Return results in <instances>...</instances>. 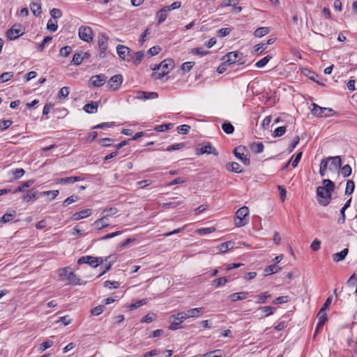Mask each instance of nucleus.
<instances>
[{"label":"nucleus","instance_id":"09e8293b","mask_svg":"<svg viewBox=\"0 0 357 357\" xmlns=\"http://www.w3.org/2000/svg\"><path fill=\"white\" fill-rule=\"evenodd\" d=\"M82 53L81 52H77L75 53L73 56L71 62L76 66H79L82 63L83 61V59H82Z\"/></svg>","mask_w":357,"mask_h":357},{"label":"nucleus","instance_id":"49530a36","mask_svg":"<svg viewBox=\"0 0 357 357\" xmlns=\"http://www.w3.org/2000/svg\"><path fill=\"white\" fill-rule=\"evenodd\" d=\"M114 141L112 138L105 137L99 139L98 143L104 147H109L113 144Z\"/></svg>","mask_w":357,"mask_h":357},{"label":"nucleus","instance_id":"b1692460","mask_svg":"<svg viewBox=\"0 0 357 357\" xmlns=\"http://www.w3.org/2000/svg\"><path fill=\"white\" fill-rule=\"evenodd\" d=\"M96 229L100 230L109 226L107 218L105 216L101 215V218L96 220L93 223Z\"/></svg>","mask_w":357,"mask_h":357},{"label":"nucleus","instance_id":"052dcab7","mask_svg":"<svg viewBox=\"0 0 357 357\" xmlns=\"http://www.w3.org/2000/svg\"><path fill=\"white\" fill-rule=\"evenodd\" d=\"M195 63L191 61L185 62L181 65V70L186 73L189 72L194 66Z\"/></svg>","mask_w":357,"mask_h":357},{"label":"nucleus","instance_id":"5701e85b","mask_svg":"<svg viewBox=\"0 0 357 357\" xmlns=\"http://www.w3.org/2000/svg\"><path fill=\"white\" fill-rule=\"evenodd\" d=\"M204 312L203 307H197V308H192L190 309L187 312H185V314L187 315V318H197L201 316V314Z\"/></svg>","mask_w":357,"mask_h":357},{"label":"nucleus","instance_id":"864d4df0","mask_svg":"<svg viewBox=\"0 0 357 357\" xmlns=\"http://www.w3.org/2000/svg\"><path fill=\"white\" fill-rule=\"evenodd\" d=\"M266 48V44H264V43L257 44L254 47L255 52L257 54H261Z\"/></svg>","mask_w":357,"mask_h":357},{"label":"nucleus","instance_id":"774afa93","mask_svg":"<svg viewBox=\"0 0 357 357\" xmlns=\"http://www.w3.org/2000/svg\"><path fill=\"white\" fill-rule=\"evenodd\" d=\"M202 357H222V353L220 350H215L207 354H205Z\"/></svg>","mask_w":357,"mask_h":357},{"label":"nucleus","instance_id":"2f4dec72","mask_svg":"<svg viewBox=\"0 0 357 357\" xmlns=\"http://www.w3.org/2000/svg\"><path fill=\"white\" fill-rule=\"evenodd\" d=\"M250 148L254 153L258 154L263 152L264 146L261 142H253L250 145Z\"/></svg>","mask_w":357,"mask_h":357},{"label":"nucleus","instance_id":"13d9d810","mask_svg":"<svg viewBox=\"0 0 357 357\" xmlns=\"http://www.w3.org/2000/svg\"><path fill=\"white\" fill-rule=\"evenodd\" d=\"M184 146H185L184 143H179V144L170 145V146H167L164 150L167 151H172L181 149L183 148Z\"/></svg>","mask_w":357,"mask_h":357},{"label":"nucleus","instance_id":"dca6fc26","mask_svg":"<svg viewBox=\"0 0 357 357\" xmlns=\"http://www.w3.org/2000/svg\"><path fill=\"white\" fill-rule=\"evenodd\" d=\"M159 66H161L162 72L167 71L168 74L174 68V62L173 59H165L159 63Z\"/></svg>","mask_w":357,"mask_h":357},{"label":"nucleus","instance_id":"6e6d98bb","mask_svg":"<svg viewBox=\"0 0 357 357\" xmlns=\"http://www.w3.org/2000/svg\"><path fill=\"white\" fill-rule=\"evenodd\" d=\"M328 167V162L327 160H321L320 163V169H319V174L321 176H324L326 169Z\"/></svg>","mask_w":357,"mask_h":357},{"label":"nucleus","instance_id":"cd10ccee","mask_svg":"<svg viewBox=\"0 0 357 357\" xmlns=\"http://www.w3.org/2000/svg\"><path fill=\"white\" fill-rule=\"evenodd\" d=\"M182 204H183V202L177 200V198L176 197V198H172V201H171L169 202L163 203L162 204V207L165 209L170 208H174L178 206H180Z\"/></svg>","mask_w":357,"mask_h":357},{"label":"nucleus","instance_id":"393cba45","mask_svg":"<svg viewBox=\"0 0 357 357\" xmlns=\"http://www.w3.org/2000/svg\"><path fill=\"white\" fill-rule=\"evenodd\" d=\"M248 294L249 293L247 291H241L231 294V295H229V297L232 302H236L238 301L245 299Z\"/></svg>","mask_w":357,"mask_h":357},{"label":"nucleus","instance_id":"69168bd1","mask_svg":"<svg viewBox=\"0 0 357 357\" xmlns=\"http://www.w3.org/2000/svg\"><path fill=\"white\" fill-rule=\"evenodd\" d=\"M50 15L52 16V18L56 20L61 17L62 13L59 8H53L50 10Z\"/></svg>","mask_w":357,"mask_h":357},{"label":"nucleus","instance_id":"c9c22d12","mask_svg":"<svg viewBox=\"0 0 357 357\" xmlns=\"http://www.w3.org/2000/svg\"><path fill=\"white\" fill-rule=\"evenodd\" d=\"M222 129L226 134H232L234 131V126L228 122L225 121L222 124Z\"/></svg>","mask_w":357,"mask_h":357},{"label":"nucleus","instance_id":"7c9ffc66","mask_svg":"<svg viewBox=\"0 0 357 357\" xmlns=\"http://www.w3.org/2000/svg\"><path fill=\"white\" fill-rule=\"evenodd\" d=\"M144 57V53L143 51H138L135 54L132 53L131 61L132 63L137 66L139 65Z\"/></svg>","mask_w":357,"mask_h":357},{"label":"nucleus","instance_id":"72a5a7b5","mask_svg":"<svg viewBox=\"0 0 357 357\" xmlns=\"http://www.w3.org/2000/svg\"><path fill=\"white\" fill-rule=\"evenodd\" d=\"M16 215V212L13 211L12 213H6L0 219V224H6L13 220Z\"/></svg>","mask_w":357,"mask_h":357},{"label":"nucleus","instance_id":"a878e982","mask_svg":"<svg viewBox=\"0 0 357 357\" xmlns=\"http://www.w3.org/2000/svg\"><path fill=\"white\" fill-rule=\"evenodd\" d=\"M234 242L229 241L222 243L220 245H219L218 246V249L221 253H225L227 251L232 249L234 248Z\"/></svg>","mask_w":357,"mask_h":357},{"label":"nucleus","instance_id":"4c0bfd02","mask_svg":"<svg viewBox=\"0 0 357 357\" xmlns=\"http://www.w3.org/2000/svg\"><path fill=\"white\" fill-rule=\"evenodd\" d=\"M12 175L13 176V179L17 180L20 178H22L24 174L25 171L22 168H17L15 169H13L11 172Z\"/></svg>","mask_w":357,"mask_h":357},{"label":"nucleus","instance_id":"680f3d73","mask_svg":"<svg viewBox=\"0 0 357 357\" xmlns=\"http://www.w3.org/2000/svg\"><path fill=\"white\" fill-rule=\"evenodd\" d=\"M146 303V301L145 299L139 300V301H136L135 303L130 305H129V309L130 310H132L138 308V307L142 306L143 305H144Z\"/></svg>","mask_w":357,"mask_h":357},{"label":"nucleus","instance_id":"f257e3e1","mask_svg":"<svg viewBox=\"0 0 357 357\" xmlns=\"http://www.w3.org/2000/svg\"><path fill=\"white\" fill-rule=\"evenodd\" d=\"M323 186L317 188V201L323 206H328L332 200V192L335 190V183L330 179L322 181Z\"/></svg>","mask_w":357,"mask_h":357},{"label":"nucleus","instance_id":"1a4fd4ad","mask_svg":"<svg viewBox=\"0 0 357 357\" xmlns=\"http://www.w3.org/2000/svg\"><path fill=\"white\" fill-rule=\"evenodd\" d=\"M78 33L80 39L85 42L89 43L93 40V31L89 26H81Z\"/></svg>","mask_w":357,"mask_h":357},{"label":"nucleus","instance_id":"ddd939ff","mask_svg":"<svg viewBox=\"0 0 357 357\" xmlns=\"http://www.w3.org/2000/svg\"><path fill=\"white\" fill-rule=\"evenodd\" d=\"M324 160H327L328 163L329 160H331V163L329 167V170L331 171H337L340 168L342 165V160L340 156H330L328 158H324Z\"/></svg>","mask_w":357,"mask_h":357},{"label":"nucleus","instance_id":"de8ad7c7","mask_svg":"<svg viewBox=\"0 0 357 357\" xmlns=\"http://www.w3.org/2000/svg\"><path fill=\"white\" fill-rule=\"evenodd\" d=\"M13 72H6L0 75V83H4L10 80L13 77Z\"/></svg>","mask_w":357,"mask_h":357},{"label":"nucleus","instance_id":"8fccbe9b","mask_svg":"<svg viewBox=\"0 0 357 357\" xmlns=\"http://www.w3.org/2000/svg\"><path fill=\"white\" fill-rule=\"evenodd\" d=\"M114 122H105L98 124L92 127V129H105L114 126Z\"/></svg>","mask_w":357,"mask_h":357},{"label":"nucleus","instance_id":"aec40b11","mask_svg":"<svg viewBox=\"0 0 357 357\" xmlns=\"http://www.w3.org/2000/svg\"><path fill=\"white\" fill-rule=\"evenodd\" d=\"M158 97L156 92L137 91V98L142 100L155 99Z\"/></svg>","mask_w":357,"mask_h":357},{"label":"nucleus","instance_id":"3c124183","mask_svg":"<svg viewBox=\"0 0 357 357\" xmlns=\"http://www.w3.org/2000/svg\"><path fill=\"white\" fill-rule=\"evenodd\" d=\"M105 305H100L98 306L94 307L91 310V313L92 315L98 316L100 315L105 310Z\"/></svg>","mask_w":357,"mask_h":357},{"label":"nucleus","instance_id":"6ab92c4d","mask_svg":"<svg viewBox=\"0 0 357 357\" xmlns=\"http://www.w3.org/2000/svg\"><path fill=\"white\" fill-rule=\"evenodd\" d=\"M91 209H90V208L84 209L79 212L75 213L72 216V219L73 220H79L82 218L89 217V215H91Z\"/></svg>","mask_w":357,"mask_h":357},{"label":"nucleus","instance_id":"5fc2aeb1","mask_svg":"<svg viewBox=\"0 0 357 357\" xmlns=\"http://www.w3.org/2000/svg\"><path fill=\"white\" fill-rule=\"evenodd\" d=\"M191 52L194 54L199 55L201 56L208 54V51H206L203 47H201L192 49Z\"/></svg>","mask_w":357,"mask_h":357},{"label":"nucleus","instance_id":"37998d69","mask_svg":"<svg viewBox=\"0 0 357 357\" xmlns=\"http://www.w3.org/2000/svg\"><path fill=\"white\" fill-rule=\"evenodd\" d=\"M355 188L354 182L352 180H348L345 188V195H351L354 192Z\"/></svg>","mask_w":357,"mask_h":357},{"label":"nucleus","instance_id":"a19ab883","mask_svg":"<svg viewBox=\"0 0 357 357\" xmlns=\"http://www.w3.org/2000/svg\"><path fill=\"white\" fill-rule=\"evenodd\" d=\"M58 28L57 21L56 20H49L47 24V29L51 32H54Z\"/></svg>","mask_w":357,"mask_h":357},{"label":"nucleus","instance_id":"e2e57ef3","mask_svg":"<svg viewBox=\"0 0 357 357\" xmlns=\"http://www.w3.org/2000/svg\"><path fill=\"white\" fill-rule=\"evenodd\" d=\"M52 40V36H45L43 38L42 43L38 45V50L40 52H42L44 50L45 44L49 43V42H50Z\"/></svg>","mask_w":357,"mask_h":357},{"label":"nucleus","instance_id":"4be33fe9","mask_svg":"<svg viewBox=\"0 0 357 357\" xmlns=\"http://www.w3.org/2000/svg\"><path fill=\"white\" fill-rule=\"evenodd\" d=\"M226 169H227V170H228L229 172H235V173H238V174L243 172V169L241 167V165L238 162H228L226 165Z\"/></svg>","mask_w":357,"mask_h":357},{"label":"nucleus","instance_id":"338daca9","mask_svg":"<svg viewBox=\"0 0 357 357\" xmlns=\"http://www.w3.org/2000/svg\"><path fill=\"white\" fill-rule=\"evenodd\" d=\"M13 124V121L11 120H3L0 121V129L1 130H5L8 129Z\"/></svg>","mask_w":357,"mask_h":357},{"label":"nucleus","instance_id":"0eeeda50","mask_svg":"<svg viewBox=\"0 0 357 357\" xmlns=\"http://www.w3.org/2000/svg\"><path fill=\"white\" fill-rule=\"evenodd\" d=\"M116 52L122 60L131 61L132 52L129 47L123 45H118L116 46Z\"/></svg>","mask_w":357,"mask_h":357},{"label":"nucleus","instance_id":"473e14b6","mask_svg":"<svg viewBox=\"0 0 357 357\" xmlns=\"http://www.w3.org/2000/svg\"><path fill=\"white\" fill-rule=\"evenodd\" d=\"M257 300L256 303L258 304H264L266 303V300L271 297V294L268 291L261 293L255 296Z\"/></svg>","mask_w":357,"mask_h":357},{"label":"nucleus","instance_id":"7ed1b4c3","mask_svg":"<svg viewBox=\"0 0 357 357\" xmlns=\"http://www.w3.org/2000/svg\"><path fill=\"white\" fill-rule=\"evenodd\" d=\"M312 108L311 109V113L313 116L318 117V118H322V117H329L332 116L333 114H336V112H335L333 109L329 107H323L319 105H318L316 103L312 104Z\"/></svg>","mask_w":357,"mask_h":357},{"label":"nucleus","instance_id":"412c9836","mask_svg":"<svg viewBox=\"0 0 357 357\" xmlns=\"http://www.w3.org/2000/svg\"><path fill=\"white\" fill-rule=\"evenodd\" d=\"M167 8L163 7L162 9L156 13V18L158 19V24H162L167 19L168 16Z\"/></svg>","mask_w":357,"mask_h":357},{"label":"nucleus","instance_id":"c756f323","mask_svg":"<svg viewBox=\"0 0 357 357\" xmlns=\"http://www.w3.org/2000/svg\"><path fill=\"white\" fill-rule=\"evenodd\" d=\"M98 105L97 102H91L90 103H87L84 106L83 109L85 112L88 114H93L96 113L98 111Z\"/></svg>","mask_w":357,"mask_h":357},{"label":"nucleus","instance_id":"4468645a","mask_svg":"<svg viewBox=\"0 0 357 357\" xmlns=\"http://www.w3.org/2000/svg\"><path fill=\"white\" fill-rule=\"evenodd\" d=\"M245 149V146H239L238 147H236L234 150V155L241 160V162L246 166L249 165L250 163V160L248 158H247L246 155H244L243 153H240L238 151L244 150Z\"/></svg>","mask_w":357,"mask_h":357},{"label":"nucleus","instance_id":"bf43d9fd","mask_svg":"<svg viewBox=\"0 0 357 357\" xmlns=\"http://www.w3.org/2000/svg\"><path fill=\"white\" fill-rule=\"evenodd\" d=\"M351 167L349 165H345L342 167L341 172L344 177H348L351 174Z\"/></svg>","mask_w":357,"mask_h":357},{"label":"nucleus","instance_id":"f8f14e48","mask_svg":"<svg viewBox=\"0 0 357 357\" xmlns=\"http://www.w3.org/2000/svg\"><path fill=\"white\" fill-rule=\"evenodd\" d=\"M107 79V77L105 74H99L92 76L90 78V82L93 86L100 87L105 84Z\"/></svg>","mask_w":357,"mask_h":357},{"label":"nucleus","instance_id":"f03ea898","mask_svg":"<svg viewBox=\"0 0 357 357\" xmlns=\"http://www.w3.org/2000/svg\"><path fill=\"white\" fill-rule=\"evenodd\" d=\"M59 275L68 280L69 284L73 286L81 284L80 279L73 271H70V268L68 266L61 268L59 270Z\"/></svg>","mask_w":357,"mask_h":357},{"label":"nucleus","instance_id":"20e7f679","mask_svg":"<svg viewBox=\"0 0 357 357\" xmlns=\"http://www.w3.org/2000/svg\"><path fill=\"white\" fill-rule=\"evenodd\" d=\"M249 215V208L247 206H242L236 212V225L237 227H243L248 222L247 217Z\"/></svg>","mask_w":357,"mask_h":357},{"label":"nucleus","instance_id":"ea45409f","mask_svg":"<svg viewBox=\"0 0 357 357\" xmlns=\"http://www.w3.org/2000/svg\"><path fill=\"white\" fill-rule=\"evenodd\" d=\"M229 281V278L227 277H221L215 279L213 281V284L215 285L216 287L225 285Z\"/></svg>","mask_w":357,"mask_h":357},{"label":"nucleus","instance_id":"6e6552de","mask_svg":"<svg viewBox=\"0 0 357 357\" xmlns=\"http://www.w3.org/2000/svg\"><path fill=\"white\" fill-rule=\"evenodd\" d=\"M195 153L197 155H200L204 153L213 154L214 155H218V152L216 149L213 147L209 142H206L201 147L197 148Z\"/></svg>","mask_w":357,"mask_h":357},{"label":"nucleus","instance_id":"2eb2a0df","mask_svg":"<svg viewBox=\"0 0 357 357\" xmlns=\"http://www.w3.org/2000/svg\"><path fill=\"white\" fill-rule=\"evenodd\" d=\"M238 53L237 52H230L225 55L222 61H225L229 66L238 61Z\"/></svg>","mask_w":357,"mask_h":357},{"label":"nucleus","instance_id":"423d86ee","mask_svg":"<svg viewBox=\"0 0 357 357\" xmlns=\"http://www.w3.org/2000/svg\"><path fill=\"white\" fill-rule=\"evenodd\" d=\"M123 83V76L121 74H117L112 76L107 82V87L109 90L116 91H117Z\"/></svg>","mask_w":357,"mask_h":357},{"label":"nucleus","instance_id":"e433bc0d","mask_svg":"<svg viewBox=\"0 0 357 357\" xmlns=\"http://www.w3.org/2000/svg\"><path fill=\"white\" fill-rule=\"evenodd\" d=\"M259 311H261L264 314V317H268L269 315H271L274 313L275 308L271 306H264V307H260L258 309Z\"/></svg>","mask_w":357,"mask_h":357},{"label":"nucleus","instance_id":"58836bf2","mask_svg":"<svg viewBox=\"0 0 357 357\" xmlns=\"http://www.w3.org/2000/svg\"><path fill=\"white\" fill-rule=\"evenodd\" d=\"M280 270V268H279L275 264H272L270 266H268L265 269L264 272L266 273V275H271L273 273H276L278 272V271Z\"/></svg>","mask_w":357,"mask_h":357},{"label":"nucleus","instance_id":"79ce46f5","mask_svg":"<svg viewBox=\"0 0 357 357\" xmlns=\"http://www.w3.org/2000/svg\"><path fill=\"white\" fill-rule=\"evenodd\" d=\"M271 59H272V56L271 55H267V56H264L263 59H261V60H259V61H257L255 63V66L257 68H263V67H264L268 63V62Z\"/></svg>","mask_w":357,"mask_h":357},{"label":"nucleus","instance_id":"f3484780","mask_svg":"<svg viewBox=\"0 0 357 357\" xmlns=\"http://www.w3.org/2000/svg\"><path fill=\"white\" fill-rule=\"evenodd\" d=\"M30 9L33 15L38 17L42 13L40 0H33L30 3Z\"/></svg>","mask_w":357,"mask_h":357},{"label":"nucleus","instance_id":"a18cd8bd","mask_svg":"<svg viewBox=\"0 0 357 357\" xmlns=\"http://www.w3.org/2000/svg\"><path fill=\"white\" fill-rule=\"evenodd\" d=\"M173 127L172 123H164L162 125L156 126L154 128V130L156 132H163L165 130H169Z\"/></svg>","mask_w":357,"mask_h":357},{"label":"nucleus","instance_id":"c85d7f7f","mask_svg":"<svg viewBox=\"0 0 357 357\" xmlns=\"http://www.w3.org/2000/svg\"><path fill=\"white\" fill-rule=\"evenodd\" d=\"M349 250L348 248L343 249L341 252H337L333 255V259L335 262H339L345 259L347 255H348Z\"/></svg>","mask_w":357,"mask_h":357},{"label":"nucleus","instance_id":"39448f33","mask_svg":"<svg viewBox=\"0 0 357 357\" xmlns=\"http://www.w3.org/2000/svg\"><path fill=\"white\" fill-rule=\"evenodd\" d=\"M171 318H173L174 321L169 326L168 328L171 331H176L177 329L183 328V326L182 323L185 321L188 318L185 314V312H178L173 314Z\"/></svg>","mask_w":357,"mask_h":357},{"label":"nucleus","instance_id":"c03bdc74","mask_svg":"<svg viewBox=\"0 0 357 357\" xmlns=\"http://www.w3.org/2000/svg\"><path fill=\"white\" fill-rule=\"evenodd\" d=\"M117 212L118 210L116 208L111 207L103 210L102 212L101 213V215L105 216L107 218L109 216L115 215Z\"/></svg>","mask_w":357,"mask_h":357},{"label":"nucleus","instance_id":"bb28decb","mask_svg":"<svg viewBox=\"0 0 357 357\" xmlns=\"http://www.w3.org/2000/svg\"><path fill=\"white\" fill-rule=\"evenodd\" d=\"M83 179L84 178L80 176H70V177L59 178L57 180V183H62V184H69V183H74L75 182L79 181Z\"/></svg>","mask_w":357,"mask_h":357},{"label":"nucleus","instance_id":"0e129e2a","mask_svg":"<svg viewBox=\"0 0 357 357\" xmlns=\"http://www.w3.org/2000/svg\"><path fill=\"white\" fill-rule=\"evenodd\" d=\"M71 51H72V47L70 46L66 45L65 47H63L60 50V54H61V56L66 57V56H68L70 54Z\"/></svg>","mask_w":357,"mask_h":357},{"label":"nucleus","instance_id":"9d476101","mask_svg":"<svg viewBox=\"0 0 357 357\" xmlns=\"http://www.w3.org/2000/svg\"><path fill=\"white\" fill-rule=\"evenodd\" d=\"M108 37L105 34L98 36V46L100 48L99 57L104 58L106 55V50L107 49Z\"/></svg>","mask_w":357,"mask_h":357},{"label":"nucleus","instance_id":"a211bd4d","mask_svg":"<svg viewBox=\"0 0 357 357\" xmlns=\"http://www.w3.org/2000/svg\"><path fill=\"white\" fill-rule=\"evenodd\" d=\"M38 198V191L36 188H31L26 191V194L23 195L22 199L25 202H30L33 199L36 200Z\"/></svg>","mask_w":357,"mask_h":357},{"label":"nucleus","instance_id":"f704fd0d","mask_svg":"<svg viewBox=\"0 0 357 357\" xmlns=\"http://www.w3.org/2000/svg\"><path fill=\"white\" fill-rule=\"evenodd\" d=\"M270 31V27H266V26H264V27H259V28H257L255 32H254V36L257 38H261L263 36H264L265 35L268 34Z\"/></svg>","mask_w":357,"mask_h":357},{"label":"nucleus","instance_id":"603ef678","mask_svg":"<svg viewBox=\"0 0 357 357\" xmlns=\"http://www.w3.org/2000/svg\"><path fill=\"white\" fill-rule=\"evenodd\" d=\"M286 130H287L286 126L278 127L274 130L273 135L275 137H281L282 135H283L285 133Z\"/></svg>","mask_w":357,"mask_h":357},{"label":"nucleus","instance_id":"4d7b16f0","mask_svg":"<svg viewBox=\"0 0 357 357\" xmlns=\"http://www.w3.org/2000/svg\"><path fill=\"white\" fill-rule=\"evenodd\" d=\"M79 199V197L77 195H72V196H70L68 197V198H66L63 202V205L64 206H66L72 203H74L76 201H77Z\"/></svg>","mask_w":357,"mask_h":357},{"label":"nucleus","instance_id":"9b49d317","mask_svg":"<svg viewBox=\"0 0 357 357\" xmlns=\"http://www.w3.org/2000/svg\"><path fill=\"white\" fill-rule=\"evenodd\" d=\"M22 34L21 25L14 24L6 31V36L9 40H15Z\"/></svg>","mask_w":357,"mask_h":357}]
</instances>
